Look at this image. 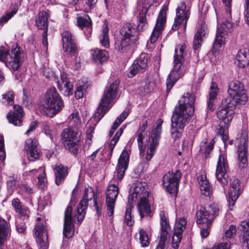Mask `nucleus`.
<instances>
[{"instance_id":"423d86ee","label":"nucleus","mask_w":249,"mask_h":249,"mask_svg":"<svg viewBox=\"0 0 249 249\" xmlns=\"http://www.w3.org/2000/svg\"><path fill=\"white\" fill-rule=\"evenodd\" d=\"M81 134V131L76 127L65 128L61 134V139L64 147L73 155L78 153Z\"/></svg>"},{"instance_id":"69168bd1","label":"nucleus","mask_w":249,"mask_h":249,"mask_svg":"<svg viewBox=\"0 0 249 249\" xmlns=\"http://www.w3.org/2000/svg\"><path fill=\"white\" fill-rule=\"evenodd\" d=\"M46 178V174L44 171H43V172L38 176L37 179H38V182H37V185L38 187H39L41 189H43V188L45 186V179Z\"/></svg>"},{"instance_id":"6ab92c4d","label":"nucleus","mask_w":249,"mask_h":249,"mask_svg":"<svg viewBox=\"0 0 249 249\" xmlns=\"http://www.w3.org/2000/svg\"><path fill=\"white\" fill-rule=\"evenodd\" d=\"M147 67V56L145 54H142L128 69L127 75L129 77L132 78L138 73L145 71Z\"/></svg>"},{"instance_id":"f03ea898","label":"nucleus","mask_w":249,"mask_h":249,"mask_svg":"<svg viewBox=\"0 0 249 249\" xmlns=\"http://www.w3.org/2000/svg\"><path fill=\"white\" fill-rule=\"evenodd\" d=\"M231 1L232 0H223V2L227 8L225 10V17L223 19L222 23L217 28V34L213 45V53H216L219 48L221 47L222 44L225 42V36L228 32H231L232 29V24L230 21Z\"/></svg>"},{"instance_id":"c03bdc74","label":"nucleus","mask_w":249,"mask_h":249,"mask_svg":"<svg viewBox=\"0 0 249 249\" xmlns=\"http://www.w3.org/2000/svg\"><path fill=\"white\" fill-rule=\"evenodd\" d=\"M206 34L204 27L201 26L198 28L195 35L193 41V48L195 51L199 49L201 46L202 37Z\"/></svg>"},{"instance_id":"7ed1b4c3","label":"nucleus","mask_w":249,"mask_h":249,"mask_svg":"<svg viewBox=\"0 0 249 249\" xmlns=\"http://www.w3.org/2000/svg\"><path fill=\"white\" fill-rule=\"evenodd\" d=\"M40 105L43 108L44 113L48 116L49 113L51 114L52 117L60 112L64 106L63 100L55 88L46 91L40 101Z\"/></svg>"},{"instance_id":"6e6552de","label":"nucleus","mask_w":249,"mask_h":249,"mask_svg":"<svg viewBox=\"0 0 249 249\" xmlns=\"http://www.w3.org/2000/svg\"><path fill=\"white\" fill-rule=\"evenodd\" d=\"M23 54V53L17 45L15 47H13L9 52H7L3 47H1L0 61L4 62L7 67L15 71L21 66Z\"/></svg>"},{"instance_id":"774afa93","label":"nucleus","mask_w":249,"mask_h":249,"mask_svg":"<svg viewBox=\"0 0 249 249\" xmlns=\"http://www.w3.org/2000/svg\"><path fill=\"white\" fill-rule=\"evenodd\" d=\"M230 242L221 243L215 246L213 249H230Z\"/></svg>"},{"instance_id":"b1692460","label":"nucleus","mask_w":249,"mask_h":249,"mask_svg":"<svg viewBox=\"0 0 249 249\" xmlns=\"http://www.w3.org/2000/svg\"><path fill=\"white\" fill-rule=\"evenodd\" d=\"M186 221L183 218H180L177 220L174 229V235L172 237V247L178 249L182 238V233L186 228Z\"/></svg>"},{"instance_id":"412c9836","label":"nucleus","mask_w":249,"mask_h":249,"mask_svg":"<svg viewBox=\"0 0 249 249\" xmlns=\"http://www.w3.org/2000/svg\"><path fill=\"white\" fill-rule=\"evenodd\" d=\"M129 161V156L128 152L124 149L118 159L116 171L114 172V178L120 181L123 178L128 168Z\"/></svg>"},{"instance_id":"0eeeda50","label":"nucleus","mask_w":249,"mask_h":249,"mask_svg":"<svg viewBox=\"0 0 249 249\" xmlns=\"http://www.w3.org/2000/svg\"><path fill=\"white\" fill-rule=\"evenodd\" d=\"M119 81L116 80L107 88L101 99V101L97 109L96 117L100 120L110 107L111 102L116 97L118 89Z\"/></svg>"},{"instance_id":"1a4fd4ad","label":"nucleus","mask_w":249,"mask_h":249,"mask_svg":"<svg viewBox=\"0 0 249 249\" xmlns=\"http://www.w3.org/2000/svg\"><path fill=\"white\" fill-rule=\"evenodd\" d=\"M163 124V121L161 119H159L156 126L153 127L152 130L150 138L152 141L149 145H148L146 155L145 156L146 161H143L140 164L142 167L143 171H145L148 168V161L152 159L155 153L157 146L159 144V142L160 138V134L162 131L161 125Z\"/></svg>"},{"instance_id":"4d7b16f0","label":"nucleus","mask_w":249,"mask_h":249,"mask_svg":"<svg viewBox=\"0 0 249 249\" xmlns=\"http://www.w3.org/2000/svg\"><path fill=\"white\" fill-rule=\"evenodd\" d=\"M65 96H69L73 93V86L68 80L62 86V90L60 91Z\"/></svg>"},{"instance_id":"aec40b11","label":"nucleus","mask_w":249,"mask_h":249,"mask_svg":"<svg viewBox=\"0 0 249 249\" xmlns=\"http://www.w3.org/2000/svg\"><path fill=\"white\" fill-rule=\"evenodd\" d=\"M72 209L70 206L66 208L64 213L63 233L66 238H70L74 235V224L72 215Z\"/></svg>"},{"instance_id":"393cba45","label":"nucleus","mask_w":249,"mask_h":249,"mask_svg":"<svg viewBox=\"0 0 249 249\" xmlns=\"http://www.w3.org/2000/svg\"><path fill=\"white\" fill-rule=\"evenodd\" d=\"M121 36L135 43L139 39L138 33L134 24L127 22L121 28L120 31Z\"/></svg>"},{"instance_id":"4468645a","label":"nucleus","mask_w":249,"mask_h":249,"mask_svg":"<svg viewBox=\"0 0 249 249\" xmlns=\"http://www.w3.org/2000/svg\"><path fill=\"white\" fill-rule=\"evenodd\" d=\"M181 176L182 174L179 170H177L175 172H169L164 175L163 177V184L169 194H177Z\"/></svg>"},{"instance_id":"9b49d317","label":"nucleus","mask_w":249,"mask_h":249,"mask_svg":"<svg viewBox=\"0 0 249 249\" xmlns=\"http://www.w3.org/2000/svg\"><path fill=\"white\" fill-rule=\"evenodd\" d=\"M249 131L243 129L239 138L237 147V159L238 166L240 168H246L248 165Z\"/></svg>"},{"instance_id":"5fc2aeb1","label":"nucleus","mask_w":249,"mask_h":249,"mask_svg":"<svg viewBox=\"0 0 249 249\" xmlns=\"http://www.w3.org/2000/svg\"><path fill=\"white\" fill-rule=\"evenodd\" d=\"M135 135L138 137L137 142L140 151V155L142 157L144 155V152L145 151V146L143 144L144 136L143 135V133H139V131H137L135 134Z\"/></svg>"},{"instance_id":"603ef678","label":"nucleus","mask_w":249,"mask_h":249,"mask_svg":"<svg viewBox=\"0 0 249 249\" xmlns=\"http://www.w3.org/2000/svg\"><path fill=\"white\" fill-rule=\"evenodd\" d=\"M140 243L142 247H147L150 243L149 238L146 231L143 229H141L139 232Z\"/></svg>"},{"instance_id":"c85d7f7f","label":"nucleus","mask_w":249,"mask_h":249,"mask_svg":"<svg viewBox=\"0 0 249 249\" xmlns=\"http://www.w3.org/2000/svg\"><path fill=\"white\" fill-rule=\"evenodd\" d=\"M241 193V190L240 180L235 178H232L230 180L229 197L231 199V201H230V204H231L233 206L234 201L238 198Z\"/></svg>"},{"instance_id":"f8f14e48","label":"nucleus","mask_w":249,"mask_h":249,"mask_svg":"<svg viewBox=\"0 0 249 249\" xmlns=\"http://www.w3.org/2000/svg\"><path fill=\"white\" fill-rule=\"evenodd\" d=\"M228 93L236 102L246 103L248 100L244 85L238 80H233L229 82Z\"/></svg>"},{"instance_id":"a19ab883","label":"nucleus","mask_w":249,"mask_h":249,"mask_svg":"<svg viewBox=\"0 0 249 249\" xmlns=\"http://www.w3.org/2000/svg\"><path fill=\"white\" fill-rule=\"evenodd\" d=\"M147 12L148 8L146 7H143L139 12L138 18L139 23L137 28H136L139 33L144 31L147 27V23L146 19V15Z\"/></svg>"},{"instance_id":"338daca9","label":"nucleus","mask_w":249,"mask_h":249,"mask_svg":"<svg viewBox=\"0 0 249 249\" xmlns=\"http://www.w3.org/2000/svg\"><path fill=\"white\" fill-rule=\"evenodd\" d=\"M85 90V87L79 86L77 87L75 91V97L77 99L82 98L83 96V92Z\"/></svg>"},{"instance_id":"6e6d98bb","label":"nucleus","mask_w":249,"mask_h":249,"mask_svg":"<svg viewBox=\"0 0 249 249\" xmlns=\"http://www.w3.org/2000/svg\"><path fill=\"white\" fill-rule=\"evenodd\" d=\"M228 128H226L225 127V126H223L222 124H221V126H220V128L219 129V133L221 136L222 140L224 143L225 145H227L228 143L230 144H232V141H229L228 143V141L229 139V136L228 135Z\"/></svg>"},{"instance_id":"4be33fe9","label":"nucleus","mask_w":249,"mask_h":249,"mask_svg":"<svg viewBox=\"0 0 249 249\" xmlns=\"http://www.w3.org/2000/svg\"><path fill=\"white\" fill-rule=\"evenodd\" d=\"M34 232L36 242L41 248L46 249L48 248V235L45 226L41 223L36 224L34 228Z\"/></svg>"},{"instance_id":"c756f323","label":"nucleus","mask_w":249,"mask_h":249,"mask_svg":"<svg viewBox=\"0 0 249 249\" xmlns=\"http://www.w3.org/2000/svg\"><path fill=\"white\" fill-rule=\"evenodd\" d=\"M12 205L18 218L23 220L28 218L30 213L29 209L23 205L18 198L13 199L12 201Z\"/></svg>"},{"instance_id":"9d476101","label":"nucleus","mask_w":249,"mask_h":249,"mask_svg":"<svg viewBox=\"0 0 249 249\" xmlns=\"http://www.w3.org/2000/svg\"><path fill=\"white\" fill-rule=\"evenodd\" d=\"M219 211V206L215 203L211 204L207 207H198L196 215L198 227H202L203 224L212 225L213 220L218 215Z\"/></svg>"},{"instance_id":"a878e982","label":"nucleus","mask_w":249,"mask_h":249,"mask_svg":"<svg viewBox=\"0 0 249 249\" xmlns=\"http://www.w3.org/2000/svg\"><path fill=\"white\" fill-rule=\"evenodd\" d=\"M37 145V141L36 139H28L25 141L24 148L28 159L30 161H34L39 158V152Z\"/></svg>"},{"instance_id":"a18cd8bd","label":"nucleus","mask_w":249,"mask_h":249,"mask_svg":"<svg viewBox=\"0 0 249 249\" xmlns=\"http://www.w3.org/2000/svg\"><path fill=\"white\" fill-rule=\"evenodd\" d=\"M214 143V139L212 140L208 144L206 140H204L200 143V151L204 154L206 158L209 157L210 152L213 149Z\"/></svg>"},{"instance_id":"5701e85b","label":"nucleus","mask_w":249,"mask_h":249,"mask_svg":"<svg viewBox=\"0 0 249 249\" xmlns=\"http://www.w3.org/2000/svg\"><path fill=\"white\" fill-rule=\"evenodd\" d=\"M196 96L193 93L187 92L183 94L178 102L176 107L187 110L190 113H194L195 110V102Z\"/></svg>"},{"instance_id":"e433bc0d","label":"nucleus","mask_w":249,"mask_h":249,"mask_svg":"<svg viewBox=\"0 0 249 249\" xmlns=\"http://www.w3.org/2000/svg\"><path fill=\"white\" fill-rule=\"evenodd\" d=\"M237 65L240 68H244L249 63V51L245 48L240 50L235 57Z\"/></svg>"},{"instance_id":"cd10ccee","label":"nucleus","mask_w":249,"mask_h":249,"mask_svg":"<svg viewBox=\"0 0 249 249\" xmlns=\"http://www.w3.org/2000/svg\"><path fill=\"white\" fill-rule=\"evenodd\" d=\"M24 111L22 107L18 105H15L14 111H11L7 114V118L10 123L15 126L22 125V118L23 116Z\"/></svg>"},{"instance_id":"0e129e2a","label":"nucleus","mask_w":249,"mask_h":249,"mask_svg":"<svg viewBox=\"0 0 249 249\" xmlns=\"http://www.w3.org/2000/svg\"><path fill=\"white\" fill-rule=\"evenodd\" d=\"M169 239V237L160 236L156 249H167L166 244Z\"/></svg>"},{"instance_id":"7c9ffc66","label":"nucleus","mask_w":249,"mask_h":249,"mask_svg":"<svg viewBox=\"0 0 249 249\" xmlns=\"http://www.w3.org/2000/svg\"><path fill=\"white\" fill-rule=\"evenodd\" d=\"M160 236L169 237V232L171 227L169 224L168 215L164 211H161L160 213Z\"/></svg>"},{"instance_id":"bf43d9fd","label":"nucleus","mask_w":249,"mask_h":249,"mask_svg":"<svg viewBox=\"0 0 249 249\" xmlns=\"http://www.w3.org/2000/svg\"><path fill=\"white\" fill-rule=\"evenodd\" d=\"M18 11V9L15 8L13 11L2 16L0 18V25H3L7 22L15 15Z\"/></svg>"},{"instance_id":"e2e57ef3","label":"nucleus","mask_w":249,"mask_h":249,"mask_svg":"<svg viewBox=\"0 0 249 249\" xmlns=\"http://www.w3.org/2000/svg\"><path fill=\"white\" fill-rule=\"evenodd\" d=\"M68 81L67 75L65 73H63L60 75V78L56 81L57 87L60 91L62 90V86Z\"/></svg>"},{"instance_id":"a211bd4d","label":"nucleus","mask_w":249,"mask_h":249,"mask_svg":"<svg viewBox=\"0 0 249 249\" xmlns=\"http://www.w3.org/2000/svg\"><path fill=\"white\" fill-rule=\"evenodd\" d=\"M119 194V188L114 184L108 186L106 195V204L107 207V213L109 217L112 216L114 213V206Z\"/></svg>"},{"instance_id":"58836bf2","label":"nucleus","mask_w":249,"mask_h":249,"mask_svg":"<svg viewBox=\"0 0 249 249\" xmlns=\"http://www.w3.org/2000/svg\"><path fill=\"white\" fill-rule=\"evenodd\" d=\"M135 43L121 37L120 39H118L115 41L114 44L115 49L121 53H124L130 50L132 44Z\"/></svg>"},{"instance_id":"2f4dec72","label":"nucleus","mask_w":249,"mask_h":249,"mask_svg":"<svg viewBox=\"0 0 249 249\" xmlns=\"http://www.w3.org/2000/svg\"><path fill=\"white\" fill-rule=\"evenodd\" d=\"M11 235V228L9 223L0 217V246L9 239Z\"/></svg>"},{"instance_id":"c9c22d12","label":"nucleus","mask_w":249,"mask_h":249,"mask_svg":"<svg viewBox=\"0 0 249 249\" xmlns=\"http://www.w3.org/2000/svg\"><path fill=\"white\" fill-rule=\"evenodd\" d=\"M246 103H242L241 102L237 101L234 99V98L231 96L223 99L220 107L230 111V113H234L236 105H245Z\"/></svg>"},{"instance_id":"39448f33","label":"nucleus","mask_w":249,"mask_h":249,"mask_svg":"<svg viewBox=\"0 0 249 249\" xmlns=\"http://www.w3.org/2000/svg\"><path fill=\"white\" fill-rule=\"evenodd\" d=\"M93 199L94 206L95 207L97 215L98 217L101 215L103 203L100 199H97L93 191L90 189L85 190L83 197L80 201L76 211L74 217L77 218L79 223L83 220L88 208V202Z\"/></svg>"},{"instance_id":"bb28decb","label":"nucleus","mask_w":249,"mask_h":249,"mask_svg":"<svg viewBox=\"0 0 249 249\" xmlns=\"http://www.w3.org/2000/svg\"><path fill=\"white\" fill-rule=\"evenodd\" d=\"M165 22V13L161 11L158 17L156 25L151 35L150 42L151 43H154L157 40L160 35L162 31L163 30Z\"/></svg>"},{"instance_id":"f704fd0d","label":"nucleus","mask_w":249,"mask_h":249,"mask_svg":"<svg viewBox=\"0 0 249 249\" xmlns=\"http://www.w3.org/2000/svg\"><path fill=\"white\" fill-rule=\"evenodd\" d=\"M218 88L217 84L212 82L210 88V90L208 96L207 106L211 111L214 109V102L216 98L218 92Z\"/></svg>"},{"instance_id":"2eb2a0df","label":"nucleus","mask_w":249,"mask_h":249,"mask_svg":"<svg viewBox=\"0 0 249 249\" xmlns=\"http://www.w3.org/2000/svg\"><path fill=\"white\" fill-rule=\"evenodd\" d=\"M63 48L66 54L70 57L75 56L78 53L75 36L68 31L61 34Z\"/></svg>"},{"instance_id":"f3484780","label":"nucleus","mask_w":249,"mask_h":249,"mask_svg":"<svg viewBox=\"0 0 249 249\" xmlns=\"http://www.w3.org/2000/svg\"><path fill=\"white\" fill-rule=\"evenodd\" d=\"M193 114L176 107L172 117V124L176 127L183 128L188 123L190 117Z\"/></svg>"},{"instance_id":"49530a36","label":"nucleus","mask_w":249,"mask_h":249,"mask_svg":"<svg viewBox=\"0 0 249 249\" xmlns=\"http://www.w3.org/2000/svg\"><path fill=\"white\" fill-rule=\"evenodd\" d=\"M129 113L128 109H125L117 118V120L114 122L110 129L109 133V136H112L115 130L118 127L120 124L126 119L127 116Z\"/></svg>"},{"instance_id":"3c124183","label":"nucleus","mask_w":249,"mask_h":249,"mask_svg":"<svg viewBox=\"0 0 249 249\" xmlns=\"http://www.w3.org/2000/svg\"><path fill=\"white\" fill-rule=\"evenodd\" d=\"M68 120L70 124V127H76L78 128L80 125L81 121L77 111L72 113L69 117Z\"/></svg>"},{"instance_id":"ddd939ff","label":"nucleus","mask_w":249,"mask_h":249,"mask_svg":"<svg viewBox=\"0 0 249 249\" xmlns=\"http://www.w3.org/2000/svg\"><path fill=\"white\" fill-rule=\"evenodd\" d=\"M229 171V167L227 157L223 154H220L217 163L215 176L217 181L223 187H225L228 184Z\"/></svg>"},{"instance_id":"72a5a7b5","label":"nucleus","mask_w":249,"mask_h":249,"mask_svg":"<svg viewBox=\"0 0 249 249\" xmlns=\"http://www.w3.org/2000/svg\"><path fill=\"white\" fill-rule=\"evenodd\" d=\"M233 113H230V111L219 107L218 110L217 112V116L219 120H221L220 125L221 126L222 124H224L223 126L226 128H228L229 123L232 121L233 116Z\"/></svg>"},{"instance_id":"f257e3e1","label":"nucleus","mask_w":249,"mask_h":249,"mask_svg":"<svg viewBox=\"0 0 249 249\" xmlns=\"http://www.w3.org/2000/svg\"><path fill=\"white\" fill-rule=\"evenodd\" d=\"M147 186L146 182H136L132 184V193L130 192V195L128 198V203L133 204L137 199H139L138 203L137 208L142 218L145 215L151 213V206L148 203V197L149 193L145 189Z\"/></svg>"},{"instance_id":"79ce46f5","label":"nucleus","mask_w":249,"mask_h":249,"mask_svg":"<svg viewBox=\"0 0 249 249\" xmlns=\"http://www.w3.org/2000/svg\"><path fill=\"white\" fill-rule=\"evenodd\" d=\"M199 184L201 194L209 196L212 192V188L205 176H200L198 178Z\"/></svg>"},{"instance_id":"052dcab7","label":"nucleus","mask_w":249,"mask_h":249,"mask_svg":"<svg viewBox=\"0 0 249 249\" xmlns=\"http://www.w3.org/2000/svg\"><path fill=\"white\" fill-rule=\"evenodd\" d=\"M182 129L183 128H179V127H176V126H173V124H172L171 130V136L175 140L181 137Z\"/></svg>"},{"instance_id":"4c0bfd02","label":"nucleus","mask_w":249,"mask_h":249,"mask_svg":"<svg viewBox=\"0 0 249 249\" xmlns=\"http://www.w3.org/2000/svg\"><path fill=\"white\" fill-rule=\"evenodd\" d=\"M240 225V231L243 232L241 242L243 247L249 249V221H242Z\"/></svg>"},{"instance_id":"ea45409f","label":"nucleus","mask_w":249,"mask_h":249,"mask_svg":"<svg viewBox=\"0 0 249 249\" xmlns=\"http://www.w3.org/2000/svg\"><path fill=\"white\" fill-rule=\"evenodd\" d=\"M49 17L48 13L46 11H41L38 14L36 19V25L39 29L48 30V19Z\"/></svg>"},{"instance_id":"37998d69","label":"nucleus","mask_w":249,"mask_h":249,"mask_svg":"<svg viewBox=\"0 0 249 249\" xmlns=\"http://www.w3.org/2000/svg\"><path fill=\"white\" fill-rule=\"evenodd\" d=\"M108 53L105 50L95 49L92 53V59L97 64H101L108 58Z\"/></svg>"},{"instance_id":"8fccbe9b","label":"nucleus","mask_w":249,"mask_h":249,"mask_svg":"<svg viewBox=\"0 0 249 249\" xmlns=\"http://www.w3.org/2000/svg\"><path fill=\"white\" fill-rule=\"evenodd\" d=\"M108 28L107 25L104 26L102 34L100 36V43L102 46L107 48L109 47V39L108 36Z\"/></svg>"},{"instance_id":"20e7f679","label":"nucleus","mask_w":249,"mask_h":249,"mask_svg":"<svg viewBox=\"0 0 249 249\" xmlns=\"http://www.w3.org/2000/svg\"><path fill=\"white\" fill-rule=\"evenodd\" d=\"M186 47V45L183 44L178 45L175 49L173 69L166 80L167 93L170 92L176 82L184 74V71L181 66L184 62V52Z\"/></svg>"},{"instance_id":"09e8293b","label":"nucleus","mask_w":249,"mask_h":249,"mask_svg":"<svg viewBox=\"0 0 249 249\" xmlns=\"http://www.w3.org/2000/svg\"><path fill=\"white\" fill-rule=\"evenodd\" d=\"M15 94L13 90H9L2 95V102L6 106L13 105Z\"/></svg>"},{"instance_id":"de8ad7c7","label":"nucleus","mask_w":249,"mask_h":249,"mask_svg":"<svg viewBox=\"0 0 249 249\" xmlns=\"http://www.w3.org/2000/svg\"><path fill=\"white\" fill-rule=\"evenodd\" d=\"M133 208V204H127V207L125 212L124 222L127 225L131 226L134 223V221L132 218L131 211Z\"/></svg>"},{"instance_id":"473e14b6","label":"nucleus","mask_w":249,"mask_h":249,"mask_svg":"<svg viewBox=\"0 0 249 249\" xmlns=\"http://www.w3.org/2000/svg\"><path fill=\"white\" fill-rule=\"evenodd\" d=\"M55 175V183L57 185H61L68 175V169L67 166L62 164L56 165L53 168Z\"/></svg>"},{"instance_id":"680f3d73","label":"nucleus","mask_w":249,"mask_h":249,"mask_svg":"<svg viewBox=\"0 0 249 249\" xmlns=\"http://www.w3.org/2000/svg\"><path fill=\"white\" fill-rule=\"evenodd\" d=\"M202 227H199L200 230V235L202 237L206 238L208 236L210 233V229L211 228L212 225H206V224H203Z\"/></svg>"},{"instance_id":"13d9d810","label":"nucleus","mask_w":249,"mask_h":249,"mask_svg":"<svg viewBox=\"0 0 249 249\" xmlns=\"http://www.w3.org/2000/svg\"><path fill=\"white\" fill-rule=\"evenodd\" d=\"M237 231V228L235 226L231 225L228 230H226L225 232L224 238H231L234 237Z\"/></svg>"},{"instance_id":"dca6fc26","label":"nucleus","mask_w":249,"mask_h":249,"mask_svg":"<svg viewBox=\"0 0 249 249\" xmlns=\"http://www.w3.org/2000/svg\"><path fill=\"white\" fill-rule=\"evenodd\" d=\"M190 14L189 10L187 9V6L185 2H181L179 6L176 9V16L172 26V29L174 31L178 30L182 24L183 30H185Z\"/></svg>"},{"instance_id":"864d4df0","label":"nucleus","mask_w":249,"mask_h":249,"mask_svg":"<svg viewBox=\"0 0 249 249\" xmlns=\"http://www.w3.org/2000/svg\"><path fill=\"white\" fill-rule=\"evenodd\" d=\"M77 24L81 28L85 27H89L91 24V20L88 15L85 17H79L77 18Z\"/></svg>"}]
</instances>
